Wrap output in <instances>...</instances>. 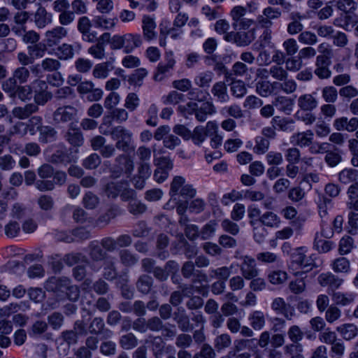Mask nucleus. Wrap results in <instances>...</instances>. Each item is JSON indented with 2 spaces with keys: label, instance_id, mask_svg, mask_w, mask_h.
<instances>
[{
  "label": "nucleus",
  "instance_id": "4d7b16f0",
  "mask_svg": "<svg viewBox=\"0 0 358 358\" xmlns=\"http://www.w3.org/2000/svg\"><path fill=\"white\" fill-rule=\"evenodd\" d=\"M322 97L327 103H335L338 99V91L334 86H326L322 90Z\"/></svg>",
  "mask_w": 358,
  "mask_h": 358
},
{
  "label": "nucleus",
  "instance_id": "3c124183",
  "mask_svg": "<svg viewBox=\"0 0 358 358\" xmlns=\"http://www.w3.org/2000/svg\"><path fill=\"white\" fill-rule=\"evenodd\" d=\"M331 265L333 270L337 273H348L350 268V262L345 257L336 259Z\"/></svg>",
  "mask_w": 358,
  "mask_h": 358
},
{
  "label": "nucleus",
  "instance_id": "2f4dec72",
  "mask_svg": "<svg viewBox=\"0 0 358 358\" xmlns=\"http://www.w3.org/2000/svg\"><path fill=\"white\" fill-rule=\"evenodd\" d=\"M251 327L255 330L262 329L266 324L264 313L261 310L253 311L248 317Z\"/></svg>",
  "mask_w": 358,
  "mask_h": 358
},
{
  "label": "nucleus",
  "instance_id": "e433bc0d",
  "mask_svg": "<svg viewBox=\"0 0 358 358\" xmlns=\"http://www.w3.org/2000/svg\"><path fill=\"white\" fill-rule=\"evenodd\" d=\"M91 333L96 334H103V338H110L113 332L107 329H104V322L103 319L100 317H95L91 323Z\"/></svg>",
  "mask_w": 358,
  "mask_h": 358
},
{
  "label": "nucleus",
  "instance_id": "c756f323",
  "mask_svg": "<svg viewBox=\"0 0 358 358\" xmlns=\"http://www.w3.org/2000/svg\"><path fill=\"white\" fill-rule=\"evenodd\" d=\"M101 40L106 43H109L112 50H119L124 48V36L114 35L111 37L110 34L103 33L101 36Z\"/></svg>",
  "mask_w": 358,
  "mask_h": 358
},
{
  "label": "nucleus",
  "instance_id": "c85d7f7f",
  "mask_svg": "<svg viewBox=\"0 0 358 358\" xmlns=\"http://www.w3.org/2000/svg\"><path fill=\"white\" fill-rule=\"evenodd\" d=\"M213 77L214 73L211 71H202L194 78V83L199 88H208Z\"/></svg>",
  "mask_w": 358,
  "mask_h": 358
},
{
  "label": "nucleus",
  "instance_id": "f03ea898",
  "mask_svg": "<svg viewBox=\"0 0 358 358\" xmlns=\"http://www.w3.org/2000/svg\"><path fill=\"white\" fill-rule=\"evenodd\" d=\"M306 252L305 248L301 247L292 253L289 269L294 275H301L312 269L313 260L307 257Z\"/></svg>",
  "mask_w": 358,
  "mask_h": 358
},
{
  "label": "nucleus",
  "instance_id": "49530a36",
  "mask_svg": "<svg viewBox=\"0 0 358 358\" xmlns=\"http://www.w3.org/2000/svg\"><path fill=\"white\" fill-rule=\"evenodd\" d=\"M230 90L232 95L236 98H242L247 93L245 84L241 80L232 81L230 85Z\"/></svg>",
  "mask_w": 358,
  "mask_h": 358
},
{
  "label": "nucleus",
  "instance_id": "20e7f679",
  "mask_svg": "<svg viewBox=\"0 0 358 358\" xmlns=\"http://www.w3.org/2000/svg\"><path fill=\"white\" fill-rule=\"evenodd\" d=\"M132 136V132L122 126L115 127L111 131L112 138L117 140L115 147L123 152L131 149Z\"/></svg>",
  "mask_w": 358,
  "mask_h": 358
},
{
  "label": "nucleus",
  "instance_id": "39448f33",
  "mask_svg": "<svg viewBox=\"0 0 358 358\" xmlns=\"http://www.w3.org/2000/svg\"><path fill=\"white\" fill-rule=\"evenodd\" d=\"M176 62L173 52H166L165 54V63L160 62L158 64L154 74V80L158 82L164 80L173 69Z\"/></svg>",
  "mask_w": 358,
  "mask_h": 358
},
{
  "label": "nucleus",
  "instance_id": "a18cd8bd",
  "mask_svg": "<svg viewBox=\"0 0 358 358\" xmlns=\"http://www.w3.org/2000/svg\"><path fill=\"white\" fill-rule=\"evenodd\" d=\"M48 324L45 321L37 320L29 329L28 334L31 337H38L48 329Z\"/></svg>",
  "mask_w": 358,
  "mask_h": 358
},
{
  "label": "nucleus",
  "instance_id": "774afa93",
  "mask_svg": "<svg viewBox=\"0 0 358 358\" xmlns=\"http://www.w3.org/2000/svg\"><path fill=\"white\" fill-rule=\"evenodd\" d=\"M255 145L253 148V150L255 153L258 155H262L265 153L270 145L269 141L263 136H257L255 139Z\"/></svg>",
  "mask_w": 358,
  "mask_h": 358
},
{
  "label": "nucleus",
  "instance_id": "473e14b6",
  "mask_svg": "<svg viewBox=\"0 0 358 358\" xmlns=\"http://www.w3.org/2000/svg\"><path fill=\"white\" fill-rule=\"evenodd\" d=\"M118 256L121 264L127 267H131L138 262V257L127 249L120 250Z\"/></svg>",
  "mask_w": 358,
  "mask_h": 358
},
{
  "label": "nucleus",
  "instance_id": "bf43d9fd",
  "mask_svg": "<svg viewBox=\"0 0 358 358\" xmlns=\"http://www.w3.org/2000/svg\"><path fill=\"white\" fill-rule=\"evenodd\" d=\"M16 166L13 157L9 154L0 156V169L3 171H10Z\"/></svg>",
  "mask_w": 358,
  "mask_h": 358
},
{
  "label": "nucleus",
  "instance_id": "9b49d317",
  "mask_svg": "<svg viewBox=\"0 0 358 358\" xmlns=\"http://www.w3.org/2000/svg\"><path fill=\"white\" fill-rule=\"evenodd\" d=\"M317 280L322 287H328L329 292L331 291V293L336 292V289H338L343 282L342 278L330 272L321 273L318 276Z\"/></svg>",
  "mask_w": 358,
  "mask_h": 358
},
{
  "label": "nucleus",
  "instance_id": "a19ab883",
  "mask_svg": "<svg viewBox=\"0 0 358 358\" xmlns=\"http://www.w3.org/2000/svg\"><path fill=\"white\" fill-rule=\"evenodd\" d=\"M11 76L17 83L22 85L28 82L31 76V73L28 68L19 66L13 71Z\"/></svg>",
  "mask_w": 358,
  "mask_h": 358
},
{
  "label": "nucleus",
  "instance_id": "9d476101",
  "mask_svg": "<svg viewBox=\"0 0 358 358\" xmlns=\"http://www.w3.org/2000/svg\"><path fill=\"white\" fill-rule=\"evenodd\" d=\"M72 149H67L64 147L55 150L51 155L50 161L53 164H62L66 165L77 160V157L74 155Z\"/></svg>",
  "mask_w": 358,
  "mask_h": 358
},
{
  "label": "nucleus",
  "instance_id": "6ab92c4d",
  "mask_svg": "<svg viewBox=\"0 0 358 358\" xmlns=\"http://www.w3.org/2000/svg\"><path fill=\"white\" fill-rule=\"evenodd\" d=\"M64 138L73 147H80L84 142V138L80 129L74 127L71 124L64 134Z\"/></svg>",
  "mask_w": 358,
  "mask_h": 358
},
{
  "label": "nucleus",
  "instance_id": "7ed1b4c3",
  "mask_svg": "<svg viewBox=\"0 0 358 358\" xmlns=\"http://www.w3.org/2000/svg\"><path fill=\"white\" fill-rule=\"evenodd\" d=\"M185 180L182 176L174 177L171 184L170 194L173 200H178L180 196L184 199H192L196 193V189L191 185H185Z\"/></svg>",
  "mask_w": 358,
  "mask_h": 358
},
{
  "label": "nucleus",
  "instance_id": "f257e3e1",
  "mask_svg": "<svg viewBox=\"0 0 358 358\" xmlns=\"http://www.w3.org/2000/svg\"><path fill=\"white\" fill-rule=\"evenodd\" d=\"M48 292L65 294L70 300H76L78 296V289L71 285V280L66 277H51L45 283Z\"/></svg>",
  "mask_w": 358,
  "mask_h": 358
},
{
  "label": "nucleus",
  "instance_id": "1a4fd4ad",
  "mask_svg": "<svg viewBox=\"0 0 358 358\" xmlns=\"http://www.w3.org/2000/svg\"><path fill=\"white\" fill-rule=\"evenodd\" d=\"M243 262L240 265L242 276L246 280H251L258 276L259 269L255 259L249 256L242 257Z\"/></svg>",
  "mask_w": 358,
  "mask_h": 358
},
{
  "label": "nucleus",
  "instance_id": "4468645a",
  "mask_svg": "<svg viewBox=\"0 0 358 358\" xmlns=\"http://www.w3.org/2000/svg\"><path fill=\"white\" fill-rule=\"evenodd\" d=\"M314 134L311 130L294 133L290 137V143L301 148L310 146L313 141Z\"/></svg>",
  "mask_w": 358,
  "mask_h": 358
},
{
  "label": "nucleus",
  "instance_id": "4c0bfd02",
  "mask_svg": "<svg viewBox=\"0 0 358 358\" xmlns=\"http://www.w3.org/2000/svg\"><path fill=\"white\" fill-rule=\"evenodd\" d=\"M117 271L115 267V257L106 259L104 262L103 276L108 280H113L116 278Z\"/></svg>",
  "mask_w": 358,
  "mask_h": 358
},
{
  "label": "nucleus",
  "instance_id": "f8f14e48",
  "mask_svg": "<svg viewBox=\"0 0 358 358\" xmlns=\"http://www.w3.org/2000/svg\"><path fill=\"white\" fill-rule=\"evenodd\" d=\"M67 35V30L63 27L57 26L48 30L45 33V41L48 47H52L59 43L61 40Z\"/></svg>",
  "mask_w": 358,
  "mask_h": 358
},
{
  "label": "nucleus",
  "instance_id": "412c9836",
  "mask_svg": "<svg viewBox=\"0 0 358 358\" xmlns=\"http://www.w3.org/2000/svg\"><path fill=\"white\" fill-rule=\"evenodd\" d=\"M38 106L36 103H28L24 106H17L12 110L13 115L20 120L28 118L31 114L37 112Z\"/></svg>",
  "mask_w": 358,
  "mask_h": 358
},
{
  "label": "nucleus",
  "instance_id": "aec40b11",
  "mask_svg": "<svg viewBox=\"0 0 358 358\" xmlns=\"http://www.w3.org/2000/svg\"><path fill=\"white\" fill-rule=\"evenodd\" d=\"M271 123L275 129L282 131L292 132L295 129V122L291 118L275 116L273 117Z\"/></svg>",
  "mask_w": 358,
  "mask_h": 358
},
{
  "label": "nucleus",
  "instance_id": "393cba45",
  "mask_svg": "<svg viewBox=\"0 0 358 358\" xmlns=\"http://www.w3.org/2000/svg\"><path fill=\"white\" fill-rule=\"evenodd\" d=\"M332 301L337 306H346L354 302L355 294L353 293H344L341 292H329Z\"/></svg>",
  "mask_w": 358,
  "mask_h": 358
},
{
  "label": "nucleus",
  "instance_id": "6e6d98bb",
  "mask_svg": "<svg viewBox=\"0 0 358 358\" xmlns=\"http://www.w3.org/2000/svg\"><path fill=\"white\" fill-rule=\"evenodd\" d=\"M181 290H176L171 294L169 302L173 306H178L183 300L184 296L186 295L185 292L188 289L186 285H180Z\"/></svg>",
  "mask_w": 358,
  "mask_h": 358
},
{
  "label": "nucleus",
  "instance_id": "5701e85b",
  "mask_svg": "<svg viewBox=\"0 0 358 358\" xmlns=\"http://www.w3.org/2000/svg\"><path fill=\"white\" fill-rule=\"evenodd\" d=\"M153 278L148 274H141L136 282V289L143 294H148L152 290Z\"/></svg>",
  "mask_w": 358,
  "mask_h": 358
},
{
  "label": "nucleus",
  "instance_id": "603ef678",
  "mask_svg": "<svg viewBox=\"0 0 358 358\" xmlns=\"http://www.w3.org/2000/svg\"><path fill=\"white\" fill-rule=\"evenodd\" d=\"M21 231L20 224L15 220L9 221L4 227V232L8 238H13L19 236Z\"/></svg>",
  "mask_w": 358,
  "mask_h": 358
},
{
  "label": "nucleus",
  "instance_id": "c03bdc74",
  "mask_svg": "<svg viewBox=\"0 0 358 358\" xmlns=\"http://www.w3.org/2000/svg\"><path fill=\"white\" fill-rule=\"evenodd\" d=\"M259 222L265 226L274 227L278 225L280 218L275 213L271 211H268L261 215L259 217Z\"/></svg>",
  "mask_w": 358,
  "mask_h": 358
},
{
  "label": "nucleus",
  "instance_id": "b1692460",
  "mask_svg": "<svg viewBox=\"0 0 358 358\" xmlns=\"http://www.w3.org/2000/svg\"><path fill=\"white\" fill-rule=\"evenodd\" d=\"M297 105L303 111H312L317 107L318 103L312 94H305L298 98Z\"/></svg>",
  "mask_w": 358,
  "mask_h": 358
},
{
  "label": "nucleus",
  "instance_id": "e2e57ef3",
  "mask_svg": "<svg viewBox=\"0 0 358 358\" xmlns=\"http://www.w3.org/2000/svg\"><path fill=\"white\" fill-rule=\"evenodd\" d=\"M306 288V284L304 278L303 277L292 280L289 283V290L295 294H302L305 292Z\"/></svg>",
  "mask_w": 358,
  "mask_h": 358
},
{
  "label": "nucleus",
  "instance_id": "58836bf2",
  "mask_svg": "<svg viewBox=\"0 0 358 358\" xmlns=\"http://www.w3.org/2000/svg\"><path fill=\"white\" fill-rule=\"evenodd\" d=\"M119 344L124 350H132L138 345V339L134 334L127 333L120 337Z\"/></svg>",
  "mask_w": 358,
  "mask_h": 358
},
{
  "label": "nucleus",
  "instance_id": "ea45409f",
  "mask_svg": "<svg viewBox=\"0 0 358 358\" xmlns=\"http://www.w3.org/2000/svg\"><path fill=\"white\" fill-rule=\"evenodd\" d=\"M358 178V171L354 169H345L338 173V180L343 184L355 182Z\"/></svg>",
  "mask_w": 358,
  "mask_h": 358
},
{
  "label": "nucleus",
  "instance_id": "13d9d810",
  "mask_svg": "<svg viewBox=\"0 0 358 358\" xmlns=\"http://www.w3.org/2000/svg\"><path fill=\"white\" fill-rule=\"evenodd\" d=\"M220 112L222 114H224L226 113L229 116L235 119H241L244 116L243 111L241 108L236 103L224 107Z\"/></svg>",
  "mask_w": 358,
  "mask_h": 358
},
{
  "label": "nucleus",
  "instance_id": "bb28decb",
  "mask_svg": "<svg viewBox=\"0 0 358 358\" xmlns=\"http://www.w3.org/2000/svg\"><path fill=\"white\" fill-rule=\"evenodd\" d=\"M336 331L346 341H350L358 335V327L354 324H342L336 327Z\"/></svg>",
  "mask_w": 358,
  "mask_h": 358
},
{
  "label": "nucleus",
  "instance_id": "f704fd0d",
  "mask_svg": "<svg viewBox=\"0 0 358 358\" xmlns=\"http://www.w3.org/2000/svg\"><path fill=\"white\" fill-rule=\"evenodd\" d=\"M113 69L112 62H106L96 64L93 70V76L96 78L104 79L108 77L109 72Z\"/></svg>",
  "mask_w": 358,
  "mask_h": 358
},
{
  "label": "nucleus",
  "instance_id": "cd10ccee",
  "mask_svg": "<svg viewBox=\"0 0 358 358\" xmlns=\"http://www.w3.org/2000/svg\"><path fill=\"white\" fill-rule=\"evenodd\" d=\"M273 104L279 110L289 114L292 110L294 106V100L287 96H278L273 101Z\"/></svg>",
  "mask_w": 358,
  "mask_h": 358
},
{
  "label": "nucleus",
  "instance_id": "a211bd4d",
  "mask_svg": "<svg viewBox=\"0 0 358 358\" xmlns=\"http://www.w3.org/2000/svg\"><path fill=\"white\" fill-rule=\"evenodd\" d=\"M33 20L37 28L43 29L52 22V15L45 8L40 6L35 12Z\"/></svg>",
  "mask_w": 358,
  "mask_h": 358
},
{
  "label": "nucleus",
  "instance_id": "c9c22d12",
  "mask_svg": "<svg viewBox=\"0 0 358 358\" xmlns=\"http://www.w3.org/2000/svg\"><path fill=\"white\" fill-rule=\"evenodd\" d=\"M39 141L43 143H48L55 141L57 138V131L54 128L50 126H43L38 131Z\"/></svg>",
  "mask_w": 358,
  "mask_h": 358
},
{
  "label": "nucleus",
  "instance_id": "79ce46f5",
  "mask_svg": "<svg viewBox=\"0 0 358 358\" xmlns=\"http://www.w3.org/2000/svg\"><path fill=\"white\" fill-rule=\"evenodd\" d=\"M42 70L45 72H55L61 68V63L57 59L46 57L40 63Z\"/></svg>",
  "mask_w": 358,
  "mask_h": 358
},
{
  "label": "nucleus",
  "instance_id": "72a5a7b5",
  "mask_svg": "<svg viewBox=\"0 0 358 358\" xmlns=\"http://www.w3.org/2000/svg\"><path fill=\"white\" fill-rule=\"evenodd\" d=\"M46 43L39 42L36 44L29 45L27 48V51L30 53L34 62L36 59L43 58L48 50Z\"/></svg>",
  "mask_w": 358,
  "mask_h": 358
},
{
  "label": "nucleus",
  "instance_id": "dca6fc26",
  "mask_svg": "<svg viewBox=\"0 0 358 358\" xmlns=\"http://www.w3.org/2000/svg\"><path fill=\"white\" fill-rule=\"evenodd\" d=\"M145 343L148 344L156 358H160L164 352L166 343L159 336L150 335L145 339Z\"/></svg>",
  "mask_w": 358,
  "mask_h": 358
},
{
  "label": "nucleus",
  "instance_id": "680f3d73",
  "mask_svg": "<svg viewBox=\"0 0 358 358\" xmlns=\"http://www.w3.org/2000/svg\"><path fill=\"white\" fill-rule=\"evenodd\" d=\"M336 6L342 13L355 12L357 8L354 0H338L336 2Z\"/></svg>",
  "mask_w": 358,
  "mask_h": 358
},
{
  "label": "nucleus",
  "instance_id": "2eb2a0df",
  "mask_svg": "<svg viewBox=\"0 0 358 358\" xmlns=\"http://www.w3.org/2000/svg\"><path fill=\"white\" fill-rule=\"evenodd\" d=\"M210 92L215 98V100L220 103H227L230 99V96L227 92V85L223 81L214 83Z\"/></svg>",
  "mask_w": 358,
  "mask_h": 358
},
{
  "label": "nucleus",
  "instance_id": "338daca9",
  "mask_svg": "<svg viewBox=\"0 0 358 358\" xmlns=\"http://www.w3.org/2000/svg\"><path fill=\"white\" fill-rule=\"evenodd\" d=\"M147 210L145 204L142 203L141 201L134 199L131 201L128 205V210L130 213L134 215H138L145 213Z\"/></svg>",
  "mask_w": 358,
  "mask_h": 358
},
{
  "label": "nucleus",
  "instance_id": "5fc2aeb1",
  "mask_svg": "<svg viewBox=\"0 0 358 358\" xmlns=\"http://www.w3.org/2000/svg\"><path fill=\"white\" fill-rule=\"evenodd\" d=\"M231 344V336L227 334H222L217 336L214 341V346L217 351L220 352L229 348Z\"/></svg>",
  "mask_w": 358,
  "mask_h": 358
},
{
  "label": "nucleus",
  "instance_id": "a878e982",
  "mask_svg": "<svg viewBox=\"0 0 358 358\" xmlns=\"http://www.w3.org/2000/svg\"><path fill=\"white\" fill-rule=\"evenodd\" d=\"M233 266H221L216 268H211L209 269V278L211 279H217V280L226 281L229 279L231 274Z\"/></svg>",
  "mask_w": 358,
  "mask_h": 358
},
{
  "label": "nucleus",
  "instance_id": "7c9ffc66",
  "mask_svg": "<svg viewBox=\"0 0 358 358\" xmlns=\"http://www.w3.org/2000/svg\"><path fill=\"white\" fill-rule=\"evenodd\" d=\"M127 180L119 182H111L106 185L105 192L108 197L116 198L120 196L122 189L127 187Z\"/></svg>",
  "mask_w": 358,
  "mask_h": 358
},
{
  "label": "nucleus",
  "instance_id": "864d4df0",
  "mask_svg": "<svg viewBox=\"0 0 358 358\" xmlns=\"http://www.w3.org/2000/svg\"><path fill=\"white\" fill-rule=\"evenodd\" d=\"M287 336L291 342L300 343L304 337V333L298 325H292L287 330Z\"/></svg>",
  "mask_w": 358,
  "mask_h": 358
},
{
  "label": "nucleus",
  "instance_id": "de8ad7c7",
  "mask_svg": "<svg viewBox=\"0 0 358 358\" xmlns=\"http://www.w3.org/2000/svg\"><path fill=\"white\" fill-rule=\"evenodd\" d=\"M18 83L10 76L1 84L2 90L9 94L10 97H15L17 95Z\"/></svg>",
  "mask_w": 358,
  "mask_h": 358
},
{
  "label": "nucleus",
  "instance_id": "69168bd1",
  "mask_svg": "<svg viewBox=\"0 0 358 358\" xmlns=\"http://www.w3.org/2000/svg\"><path fill=\"white\" fill-rule=\"evenodd\" d=\"M78 29L83 34V38L86 41H90V20L87 17H80L78 22Z\"/></svg>",
  "mask_w": 358,
  "mask_h": 358
},
{
  "label": "nucleus",
  "instance_id": "09e8293b",
  "mask_svg": "<svg viewBox=\"0 0 358 358\" xmlns=\"http://www.w3.org/2000/svg\"><path fill=\"white\" fill-rule=\"evenodd\" d=\"M325 162L330 167H335L342 161V156L337 149L327 150L324 157Z\"/></svg>",
  "mask_w": 358,
  "mask_h": 358
},
{
  "label": "nucleus",
  "instance_id": "0e129e2a",
  "mask_svg": "<svg viewBox=\"0 0 358 358\" xmlns=\"http://www.w3.org/2000/svg\"><path fill=\"white\" fill-rule=\"evenodd\" d=\"M256 91L260 96L267 97L273 92L272 85L268 80H259L256 83Z\"/></svg>",
  "mask_w": 358,
  "mask_h": 358
},
{
  "label": "nucleus",
  "instance_id": "ddd939ff",
  "mask_svg": "<svg viewBox=\"0 0 358 358\" xmlns=\"http://www.w3.org/2000/svg\"><path fill=\"white\" fill-rule=\"evenodd\" d=\"M156 22L154 18L148 16L144 15L142 20V29L143 38L147 41H150L157 38V32L155 31L156 29Z\"/></svg>",
  "mask_w": 358,
  "mask_h": 358
},
{
  "label": "nucleus",
  "instance_id": "37998d69",
  "mask_svg": "<svg viewBox=\"0 0 358 358\" xmlns=\"http://www.w3.org/2000/svg\"><path fill=\"white\" fill-rule=\"evenodd\" d=\"M255 39L254 31H237L236 45L245 47L250 45Z\"/></svg>",
  "mask_w": 358,
  "mask_h": 358
},
{
  "label": "nucleus",
  "instance_id": "8fccbe9b",
  "mask_svg": "<svg viewBox=\"0 0 358 358\" xmlns=\"http://www.w3.org/2000/svg\"><path fill=\"white\" fill-rule=\"evenodd\" d=\"M56 55L59 59L66 60L71 59L73 55V48L71 45L63 43L57 48Z\"/></svg>",
  "mask_w": 358,
  "mask_h": 358
},
{
  "label": "nucleus",
  "instance_id": "4be33fe9",
  "mask_svg": "<svg viewBox=\"0 0 358 358\" xmlns=\"http://www.w3.org/2000/svg\"><path fill=\"white\" fill-rule=\"evenodd\" d=\"M124 36V52H131L136 48L142 45L143 40L140 34H127Z\"/></svg>",
  "mask_w": 358,
  "mask_h": 358
},
{
  "label": "nucleus",
  "instance_id": "6e6552de",
  "mask_svg": "<svg viewBox=\"0 0 358 358\" xmlns=\"http://www.w3.org/2000/svg\"><path fill=\"white\" fill-rule=\"evenodd\" d=\"M358 23V15L355 12L342 13L340 16L335 18L334 24L343 28L345 31L351 29Z\"/></svg>",
  "mask_w": 358,
  "mask_h": 358
},
{
  "label": "nucleus",
  "instance_id": "052dcab7",
  "mask_svg": "<svg viewBox=\"0 0 358 358\" xmlns=\"http://www.w3.org/2000/svg\"><path fill=\"white\" fill-rule=\"evenodd\" d=\"M246 13V8L242 6H236L231 9L230 16L233 20L232 27L234 29H236L237 22L244 17Z\"/></svg>",
  "mask_w": 358,
  "mask_h": 358
},
{
  "label": "nucleus",
  "instance_id": "f3484780",
  "mask_svg": "<svg viewBox=\"0 0 358 358\" xmlns=\"http://www.w3.org/2000/svg\"><path fill=\"white\" fill-rule=\"evenodd\" d=\"M173 320L182 332H187L192 328L189 317L184 308L180 307L173 314Z\"/></svg>",
  "mask_w": 358,
  "mask_h": 358
},
{
  "label": "nucleus",
  "instance_id": "0eeeda50",
  "mask_svg": "<svg viewBox=\"0 0 358 358\" xmlns=\"http://www.w3.org/2000/svg\"><path fill=\"white\" fill-rule=\"evenodd\" d=\"M271 307L276 314L282 315L288 320H291L295 316L294 308L281 297L274 299Z\"/></svg>",
  "mask_w": 358,
  "mask_h": 358
},
{
  "label": "nucleus",
  "instance_id": "423d86ee",
  "mask_svg": "<svg viewBox=\"0 0 358 358\" xmlns=\"http://www.w3.org/2000/svg\"><path fill=\"white\" fill-rule=\"evenodd\" d=\"M77 109L71 106L59 107L53 113V120L57 124L73 121L77 116Z\"/></svg>",
  "mask_w": 358,
  "mask_h": 358
}]
</instances>
